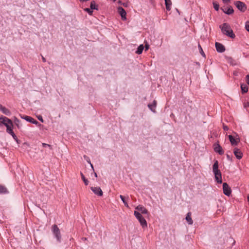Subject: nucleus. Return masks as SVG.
<instances>
[{"label":"nucleus","mask_w":249,"mask_h":249,"mask_svg":"<svg viewBox=\"0 0 249 249\" xmlns=\"http://www.w3.org/2000/svg\"><path fill=\"white\" fill-rule=\"evenodd\" d=\"M219 27L223 34L226 35L231 38H235V36L233 33L230 25L228 23H224L223 24L220 25Z\"/></svg>","instance_id":"1"},{"label":"nucleus","mask_w":249,"mask_h":249,"mask_svg":"<svg viewBox=\"0 0 249 249\" xmlns=\"http://www.w3.org/2000/svg\"><path fill=\"white\" fill-rule=\"evenodd\" d=\"M229 140L231 143V144L232 146H235L237 145L239 142V139H235L232 135H229Z\"/></svg>","instance_id":"12"},{"label":"nucleus","mask_w":249,"mask_h":249,"mask_svg":"<svg viewBox=\"0 0 249 249\" xmlns=\"http://www.w3.org/2000/svg\"><path fill=\"white\" fill-rule=\"evenodd\" d=\"M90 8L92 10H98V6L96 5L95 2L92 0L90 2Z\"/></svg>","instance_id":"22"},{"label":"nucleus","mask_w":249,"mask_h":249,"mask_svg":"<svg viewBox=\"0 0 249 249\" xmlns=\"http://www.w3.org/2000/svg\"><path fill=\"white\" fill-rule=\"evenodd\" d=\"M191 215V213L190 212H189L187 214L186 218H185L188 223L190 225H192L193 223V221L192 219Z\"/></svg>","instance_id":"19"},{"label":"nucleus","mask_w":249,"mask_h":249,"mask_svg":"<svg viewBox=\"0 0 249 249\" xmlns=\"http://www.w3.org/2000/svg\"><path fill=\"white\" fill-rule=\"evenodd\" d=\"M80 175L81 176V178H82V180H83L85 185H86V186L88 185L89 183V181H88V180L87 178H86L84 175H83V174L82 172H81Z\"/></svg>","instance_id":"27"},{"label":"nucleus","mask_w":249,"mask_h":249,"mask_svg":"<svg viewBox=\"0 0 249 249\" xmlns=\"http://www.w3.org/2000/svg\"><path fill=\"white\" fill-rule=\"evenodd\" d=\"M17 142V143H19V140H18V139L17 138V139H14Z\"/></svg>","instance_id":"46"},{"label":"nucleus","mask_w":249,"mask_h":249,"mask_svg":"<svg viewBox=\"0 0 249 249\" xmlns=\"http://www.w3.org/2000/svg\"><path fill=\"white\" fill-rule=\"evenodd\" d=\"M52 231L57 241L60 242L61 241V235L58 226L55 224L53 225L52 227Z\"/></svg>","instance_id":"2"},{"label":"nucleus","mask_w":249,"mask_h":249,"mask_svg":"<svg viewBox=\"0 0 249 249\" xmlns=\"http://www.w3.org/2000/svg\"><path fill=\"white\" fill-rule=\"evenodd\" d=\"M120 197L121 199V200H122V201L123 202L124 206H126V207L128 208L129 206H128V203L125 200V197L122 195H120Z\"/></svg>","instance_id":"28"},{"label":"nucleus","mask_w":249,"mask_h":249,"mask_svg":"<svg viewBox=\"0 0 249 249\" xmlns=\"http://www.w3.org/2000/svg\"><path fill=\"white\" fill-rule=\"evenodd\" d=\"M224 13L227 15H231L233 13L234 10L231 6H230L227 10H225L224 9L221 8Z\"/></svg>","instance_id":"18"},{"label":"nucleus","mask_w":249,"mask_h":249,"mask_svg":"<svg viewBox=\"0 0 249 249\" xmlns=\"http://www.w3.org/2000/svg\"><path fill=\"white\" fill-rule=\"evenodd\" d=\"M223 193L227 196H230L231 193V188L226 182L223 184Z\"/></svg>","instance_id":"5"},{"label":"nucleus","mask_w":249,"mask_h":249,"mask_svg":"<svg viewBox=\"0 0 249 249\" xmlns=\"http://www.w3.org/2000/svg\"><path fill=\"white\" fill-rule=\"evenodd\" d=\"M13 125H10V124H9V125H6V132L10 134H11L12 133L13 134V131L12 130V126Z\"/></svg>","instance_id":"26"},{"label":"nucleus","mask_w":249,"mask_h":249,"mask_svg":"<svg viewBox=\"0 0 249 249\" xmlns=\"http://www.w3.org/2000/svg\"><path fill=\"white\" fill-rule=\"evenodd\" d=\"M8 193L7 188L0 184V194H5Z\"/></svg>","instance_id":"25"},{"label":"nucleus","mask_w":249,"mask_h":249,"mask_svg":"<svg viewBox=\"0 0 249 249\" xmlns=\"http://www.w3.org/2000/svg\"><path fill=\"white\" fill-rule=\"evenodd\" d=\"M225 3H226V2H230V0H222Z\"/></svg>","instance_id":"43"},{"label":"nucleus","mask_w":249,"mask_h":249,"mask_svg":"<svg viewBox=\"0 0 249 249\" xmlns=\"http://www.w3.org/2000/svg\"><path fill=\"white\" fill-rule=\"evenodd\" d=\"M216 181L218 183H222V176L220 170L213 172Z\"/></svg>","instance_id":"8"},{"label":"nucleus","mask_w":249,"mask_h":249,"mask_svg":"<svg viewBox=\"0 0 249 249\" xmlns=\"http://www.w3.org/2000/svg\"><path fill=\"white\" fill-rule=\"evenodd\" d=\"M42 146H43L44 147H48L50 149H52V145H51L50 144H47V143H42Z\"/></svg>","instance_id":"33"},{"label":"nucleus","mask_w":249,"mask_h":249,"mask_svg":"<svg viewBox=\"0 0 249 249\" xmlns=\"http://www.w3.org/2000/svg\"><path fill=\"white\" fill-rule=\"evenodd\" d=\"M166 8L168 11L171 10V5H172V2L171 0H167L165 1Z\"/></svg>","instance_id":"23"},{"label":"nucleus","mask_w":249,"mask_h":249,"mask_svg":"<svg viewBox=\"0 0 249 249\" xmlns=\"http://www.w3.org/2000/svg\"><path fill=\"white\" fill-rule=\"evenodd\" d=\"M198 48H199V52H200V53H201V54L204 57H206L205 56V54L202 50V48L201 47V46H200V44H198Z\"/></svg>","instance_id":"31"},{"label":"nucleus","mask_w":249,"mask_h":249,"mask_svg":"<svg viewBox=\"0 0 249 249\" xmlns=\"http://www.w3.org/2000/svg\"><path fill=\"white\" fill-rule=\"evenodd\" d=\"M157 105V102L155 100H154L153 103L151 104H148V107L149 109L153 112H155L156 107Z\"/></svg>","instance_id":"17"},{"label":"nucleus","mask_w":249,"mask_h":249,"mask_svg":"<svg viewBox=\"0 0 249 249\" xmlns=\"http://www.w3.org/2000/svg\"><path fill=\"white\" fill-rule=\"evenodd\" d=\"M118 11L120 15H121L122 18L123 20L126 19V13L124 9L122 7H119L118 8Z\"/></svg>","instance_id":"11"},{"label":"nucleus","mask_w":249,"mask_h":249,"mask_svg":"<svg viewBox=\"0 0 249 249\" xmlns=\"http://www.w3.org/2000/svg\"><path fill=\"white\" fill-rule=\"evenodd\" d=\"M245 28L247 31L249 32V21H248L246 22Z\"/></svg>","instance_id":"34"},{"label":"nucleus","mask_w":249,"mask_h":249,"mask_svg":"<svg viewBox=\"0 0 249 249\" xmlns=\"http://www.w3.org/2000/svg\"><path fill=\"white\" fill-rule=\"evenodd\" d=\"M137 210L139 211L140 212H141V213L142 214H147L148 213V211L146 208H145L143 206L139 205H138L136 208Z\"/></svg>","instance_id":"14"},{"label":"nucleus","mask_w":249,"mask_h":249,"mask_svg":"<svg viewBox=\"0 0 249 249\" xmlns=\"http://www.w3.org/2000/svg\"><path fill=\"white\" fill-rule=\"evenodd\" d=\"M241 89L243 93H246L248 91V86L245 84H241Z\"/></svg>","instance_id":"21"},{"label":"nucleus","mask_w":249,"mask_h":249,"mask_svg":"<svg viewBox=\"0 0 249 249\" xmlns=\"http://www.w3.org/2000/svg\"><path fill=\"white\" fill-rule=\"evenodd\" d=\"M214 150L215 152L218 153L220 155H223L224 153L222 147L218 143L215 145Z\"/></svg>","instance_id":"13"},{"label":"nucleus","mask_w":249,"mask_h":249,"mask_svg":"<svg viewBox=\"0 0 249 249\" xmlns=\"http://www.w3.org/2000/svg\"><path fill=\"white\" fill-rule=\"evenodd\" d=\"M88 162L90 164L91 168L93 170V167L92 164L91 163L90 161V160H88Z\"/></svg>","instance_id":"42"},{"label":"nucleus","mask_w":249,"mask_h":249,"mask_svg":"<svg viewBox=\"0 0 249 249\" xmlns=\"http://www.w3.org/2000/svg\"><path fill=\"white\" fill-rule=\"evenodd\" d=\"M116 0H113V1H115Z\"/></svg>","instance_id":"50"},{"label":"nucleus","mask_w":249,"mask_h":249,"mask_svg":"<svg viewBox=\"0 0 249 249\" xmlns=\"http://www.w3.org/2000/svg\"><path fill=\"white\" fill-rule=\"evenodd\" d=\"M215 45L217 52L221 53L225 51V47L222 44L218 42H215Z\"/></svg>","instance_id":"10"},{"label":"nucleus","mask_w":249,"mask_h":249,"mask_svg":"<svg viewBox=\"0 0 249 249\" xmlns=\"http://www.w3.org/2000/svg\"><path fill=\"white\" fill-rule=\"evenodd\" d=\"M20 120H18L17 118L16 117H14V122L18 128L20 127Z\"/></svg>","instance_id":"30"},{"label":"nucleus","mask_w":249,"mask_h":249,"mask_svg":"<svg viewBox=\"0 0 249 249\" xmlns=\"http://www.w3.org/2000/svg\"><path fill=\"white\" fill-rule=\"evenodd\" d=\"M213 4L214 9L216 11H218L219 8V5L218 3H217L216 1H213Z\"/></svg>","instance_id":"29"},{"label":"nucleus","mask_w":249,"mask_h":249,"mask_svg":"<svg viewBox=\"0 0 249 249\" xmlns=\"http://www.w3.org/2000/svg\"><path fill=\"white\" fill-rule=\"evenodd\" d=\"M143 49H144V46L142 44V45H140L138 49H137V50L136 51V53L138 54H140L142 53V51L143 50Z\"/></svg>","instance_id":"24"},{"label":"nucleus","mask_w":249,"mask_h":249,"mask_svg":"<svg viewBox=\"0 0 249 249\" xmlns=\"http://www.w3.org/2000/svg\"><path fill=\"white\" fill-rule=\"evenodd\" d=\"M234 4L241 12H244L247 9V5L242 1L239 0L235 1L234 2Z\"/></svg>","instance_id":"4"},{"label":"nucleus","mask_w":249,"mask_h":249,"mask_svg":"<svg viewBox=\"0 0 249 249\" xmlns=\"http://www.w3.org/2000/svg\"><path fill=\"white\" fill-rule=\"evenodd\" d=\"M0 110L6 115H10L11 114L10 110L1 104H0Z\"/></svg>","instance_id":"16"},{"label":"nucleus","mask_w":249,"mask_h":249,"mask_svg":"<svg viewBox=\"0 0 249 249\" xmlns=\"http://www.w3.org/2000/svg\"><path fill=\"white\" fill-rule=\"evenodd\" d=\"M1 124H4L5 126H6V125H9V124L13 125L12 121L6 117H0V125Z\"/></svg>","instance_id":"6"},{"label":"nucleus","mask_w":249,"mask_h":249,"mask_svg":"<svg viewBox=\"0 0 249 249\" xmlns=\"http://www.w3.org/2000/svg\"><path fill=\"white\" fill-rule=\"evenodd\" d=\"M246 81L247 84L249 85V75L246 76Z\"/></svg>","instance_id":"37"},{"label":"nucleus","mask_w":249,"mask_h":249,"mask_svg":"<svg viewBox=\"0 0 249 249\" xmlns=\"http://www.w3.org/2000/svg\"><path fill=\"white\" fill-rule=\"evenodd\" d=\"M38 119L41 122H43V119L41 116H39L37 117Z\"/></svg>","instance_id":"35"},{"label":"nucleus","mask_w":249,"mask_h":249,"mask_svg":"<svg viewBox=\"0 0 249 249\" xmlns=\"http://www.w3.org/2000/svg\"><path fill=\"white\" fill-rule=\"evenodd\" d=\"M88 162L90 164L91 168L93 170V167L92 164L91 163L90 161V160H88Z\"/></svg>","instance_id":"41"},{"label":"nucleus","mask_w":249,"mask_h":249,"mask_svg":"<svg viewBox=\"0 0 249 249\" xmlns=\"http://www.w3.org/2000/svg\"><path fill=\"white\" fill-rule=\"evenodd\" d=\"M23 118L27 122L31 123L33 124H37L38 123V122L36 120L34 119L33 118L30 116H25Z\"/></svg>","instance_id":"15"},{"label":"nucleus","mask_w":249,"mask_h":249,"mask_svg":"<svg viewBox=\"0 0 249 249\" xmlns=\"http://www.w3.org/2000/svg\"><path fill=\"white\" fill-rule=\"evenodd\" d=\"M84 11H86L89 15H92L93 11L90 8H86L84 9Z\"/></svg>","instance_id":"32"},{"label":"nucleus","mask_w":249,"mask_h":249,"mask_svg":"<svg viewBox=\"0 0 249 249\" xmlns=\"http://www.w3.org/2000/svg\"><path fill=\"white\" fill-rule=\"evenodd\" d=\"M134 214L135 216V217L137 218V219L139 220V221L141 223V225L143 228L147 227V222L145 220V219L142 217V215L141 213L140 212L137 211H135Z\"/></svg>","instance_id":"3"},{"label":"nucleus","mask_w":249,"mask_h":249,"mask_svg":"<svg viewBox=\"0 0 249 249\" xmlns=\"http://www.w3.org/2000/svg\"><path fill=\"white\" fill-rule=\"evenodd\" d=\"M90 189L95 195L100 196H103V192L100 187H91Z\"/></svg>","instance_id":"9"},{"label":"nucleus","mask_w":249,"mask_h":249,"mask_svg":"<svg viewBox=\"0 0 249 249\" xmlns=\"http://www.w3.org/2000/svg\"><path fill=\"white\" fill-rule=\"evenodd\" d=\"M223 129L225 131H227L229 129V128L227 125H223Z\"/></svg>","instance_id":"40"},{"label":"nucleus","mask_w":249,"mask_h":249,"mask_svg":"<svg viewBox=\"0 0 249 249\" xmlns=\"http://www.w3.org/2000/svg\"><path fill=\"white\" fill-rule=\"evenodd\" d=\"M42 59L44 62H46V59L43 56H42Z\"/></svg>","instance_id":"44"},{"label":"nucleus","mask_w":249,"mask_h":249,"mask_svg":"<svg viewBox=\"0 0 249 249\" xmlns=\"http://www.w3.org/2000/svg\"><path fill=\"white\" fill-rule=\"evenodd\" d=\"M247 106H249V103H247Z\"/></svg>","instance_id":"49"},{"label":"nucleus","mask_w":249,"mask_h":249,"mask_svg":"<svg viewBox=\"0 0 249 249\" xmlns=\"http://www.w3.org/2000/svg\"><path fill=\"white\" fill-rule=\"evenodd\" d=\"M227 158L228 160H231V157L230 155L228 153H227Z\"/></svg>","instance_id":"36"},{"label":"nucleus","mask_w":249,"mask_h":249,"mask_svg":"<svg viewBox=\"0 0 249 249\" xmlns=\"http://www.w3.org/2000/svg\"><path fill=\"white\" fill-rule=\"evenodd\" d=\"M149 45L147 43H146L145 45V51L148 50L149 49Z\"/></svg>","instance_id":"38"},{"label":"nucleus","mask_w":249,"mask_h":249,"mask_svg":"<svg viewBox=\"0 0 249 249\" xmlns=\"http://www.w3.org/2000/svg\"><path fill=\"white\" fill-rule=\"evenodd\" d=\"M94 176H95V177L96 178H97V174H96V173L94 172Z\"/></svg>","instance_id":"47"},{"label":"nucleus","mask_w":249,"mask_h":249,"mask_svg":"<svg viewBox=\"0 0 249 249\" xmlns=\"http://www.w3.org/2000/svg\"><path fill=\"white\" fill-rule=\"evenodd\" d=\"M218 169V162L217 160H215L214 164L213 166V172H217V171H219Z\"/></svg>","instance_id":"20"},{"label":"nucleus","mask_w":249,"mask_h":249,"mask_svg":"<svg viewBox=\"0 0 249 249\" xmlns=\"http://www.w3.org/2000/svg\"><path fill=\"white\" fill-rule=\"evenodd\" d=\"M233 154L236 158L238 160L242 159L243 157L242 152L239 149L237 148H234L233 149Z\"/></svg>","instance_id":"7"},{"label":"nucleus","mask_w":249,"mask_h":249,"mask_svg":"<svg viewBox=\"0 0 249 249\" xmlns=\"http://www.w3.org/2000/svg\"><path fill=\"white\" fill-rule=\"evenodd\" d=\"M84 157L86 159L87 157L86 156H84Z\"/></svg>","instance_id":"48"},{"label":"nucleus","mask_w":249,"mask_h":249,"mask_svg":"<svg viewBox=\"0 0 249 249\" xmlns=\"http://www.w3.org/2000/svg\"><path fill=\"white\" fill-rule=\"evenodd\" d=\"M17 142V143H19V140H18V139L17 138V139H14Z\"/></svg>","instance_id":"45"},{"label":"nucleus","mask_w":249,"mask_h":249,"mask_svg":"<svg viewBox=\"0 0 249 249\" xmlns=\"http://www.w3.org/2000/svg\"><path fill=\"white\" fill-rule=\"evenodd\" d=\"M12 135V136L13 137V138H14V139H17V137L16 136V135L15 134L14 132H13V134L12 133L11 134Z\"/></svg>","instance_id":"39"}]
</instances>
